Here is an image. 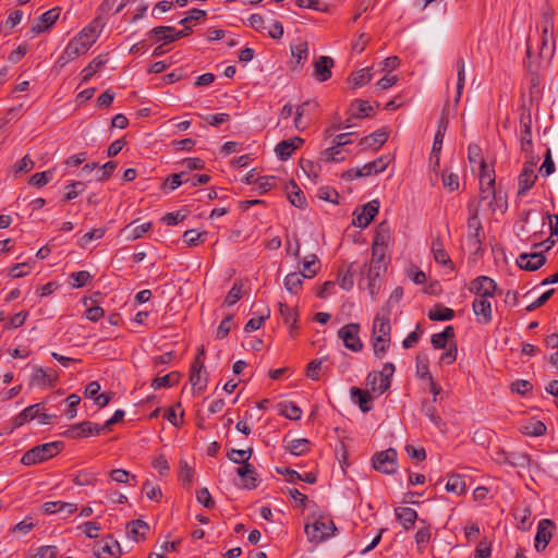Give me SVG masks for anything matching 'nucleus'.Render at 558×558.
<instances>
[{"label":"nucleus","instance_id":"f257e3e1","mask_svg":"<svg viewBox=\"0 0 558 558\" xmlns=\"http://www.w3.org/2000/svg\"><path fill=\"white\" fill-rule=\"evenodd\" d=\"M63 447L64 444L62 441H51L35 446L23 454L21 462L24 465L41 463L57 456Z\"/></svg>","mask_w":558,"mask_h":558},{"label":"nucleus","instance_id":"ea45409f","mask_svg":"<svg viewBox=\"0 0 558 558\" xmlns=\"http://www.w3.org/2000/svg\"><path fill=\"white\" fill-rule=\"evenodd\" d=\"M303 266V277L304 278H313L316 276L318 270L320 269V262L315 254H311L302 262Z\"/></svg>","mask_w":558,"mask_h":558},{"label":"nucleus","instance_id":"1a4fd4ad","mask_svg":"<svg viewBox=\"0 0 558 558\" xmlns=\"http://www.w3.org/2000/svg\"><path fill=\"white\" fill-rule=\"evenodd\" d=\"M556 529L554 521L549 519H542L537 524V532L535 535V549L543 551L549 544L553 533Z\"/></svg>","mask_w":558,"mask_h":558},{"label":"nucleus","instance_id":"69168bd1","mask_svg":"<svg viewBox=\"0 0 558 558\" xmlns=\"http://www.w3.org/2000/svg\"><path fill=\"white\" fill-rule=\"evenodd\" d=\"M442 185L445 189H447L450 192L457 191L459 189V177L456 173H448L447 170H445L441 174Z\"/></svg>","mask_w":558,"mask_h":558},{"label":"nucleus","instance_id":"2eb2a0df","mask_svg":"<svg viewBox=\"0 0 558 558\" xmlns=\"http://www.w3.org/2000/svg\"><path fill=\"white\" fill-rule=\"evenodd\" d=\"M388 137L389 133L385 129H379L361 138L357 145L361 150H378L387 142Z\"/></svg>","mask_w":558,"mask_h":558},{"label":"nucleus","instance_id":"49530a36","mask_svg":"<svg viewBox=\"0 0 558 558\" xmlns=\"http://www.w3.org/2000/svg\"><path fill=\"white\" fill-rule=\"evenodd\" d=\"M39 412V404H33L24 409L21 413H19L14 418V425L16 427L22 426L26 422L37 418Z\"/></svg>","mask_w":558,"mask_h":558},{"label":"nucleus","instance_id":"7c9ffc66","mask_svg":"<svg viewBox=\"0 0 558 558\" xmlns=\"http://www.w3.org/2000/svg\"><path fill=\"white\" fill-rule=\"evenodd\" d=\"M432 252H433L434 259L436 263L444 265V266L449 265L450 268L453 269V264H452L448 253L446 252L444 244L439 236H436L435 239H433Z\"/></svg>","mask_w":558,"mask_h":558},{"label":"nucleus","instance_id":"473e14b6","mask_svg":"<svg viewBox=\"0 0 558 558\" xmlns=\"http://www.w3.org/2000/svg\"><path fill=\"white\" fill-rule=\"evenodd\" d=\"M366 385L372 392L380 396L390 387V380H387L386 377L380 378L377 372H371L366 377Z\"/></svg>","mask_w":558,"mask_h":558},{"label":"nucleus","instance_id":"680f3d73","mask_svg":"<svg viewBox=\"0 0 558 558\" xmlns=\"http://www.w3.org/2000/svg\"><path fill=\"white\" fill-rule=\"evenodd\" d=\"M52 177H53L52 170L37 172L31 177L29 183L34 186L41 187V186L48 184L52 180Z\"/></svg>","mask_w":558,"mask_h":558},{"label":"nucleus","instance_id":"9b49d317","mask_svg":"<svg viewBox=\"0 0 558 558\" xmlns=\"http://www.w3.org/2000/svg\"><path fill=\"white\" fill-rule=\"evenodd\" d=\"M88 50L89 48L86 47V44H83V41L74 37L68 43L64 51L58 59V63L63 66L77 57L85 54Z\"/></svg>","mask_w":558,"mask_h":558},{"label":"nucleus","instance_id":"0e129e2a","mask_svg":"<svg viewBox=\"0 0 558 558\" xmlns=\"http://www.w3.org/2000/svg\"><path fill=\"white\" fill-rule=\"evenodd\" d=\"M242 298V284L239 282H234L230 291L228 292L226 299L223 300V305L232 306Z\"/></svg>","mask_w":558,"mask_h":558},{"label":"nucleus","instance_id":"f3484780","mask_svg":"<svg viewBox=\"0 0 558 558\" xmlns=\"http://www.w3.org/2000/svg\"><path fill=\"white\" fill-rule=\"evenodd\" d=\"M290 51L292 57L291 70L299 72L308 58V44L305 40H300L290 46Z\"/></svg>","mask_w":558,"mask_h":558},{"label":"nucleus","instance_id":"c9c22d12","mask_svg":"<svg viewBox=\"0 0 558 558\" xmlns=\"http://www.w3.org/2000/svg\"><path fill=\"white\" fill-rule=\"evenodd\" d=\"M189 182H190L189 172L187 171H181L179 173H172V174L168 175L166 178L165 182L162 183L161 189L162 190L174 191L175 189H178L182 184H187Z\"/></svg>","mask_w":558,"mask_h":558},{"label":"nucleus","instance_id":"c756f323","mask_svg":"<svg viewBox=\"0 0 558 558\" xmlns=\"http://www.w3.org/2000/svg\"><path fill=\"white\" fill-rule=\"evenodd\" d=\"M418 523L420 527L414 537L418 550H424L432 538L430 523L425 519H420Z\"/></svg>","mask_w":558,"mask_h":558},{"label":"nucleus","instance_id":"bb28decb","mask_svg":"<svg viewBox=\"0 0 558 558\" xmlns=\"http://www.w3.org/2000/svg\"><path fill=\"white\" fill-rule=\"evenodd\" d=\"M173 32V26H156L149 31L148 36L156 41H161L163 45H168L177 40Z\"/></svg>","mask_w":558,"mask_h":558},{"label":"nucleus","instance_id":"5701e85b","mask_svg":"<svg viewBox=\"0 0 558 558\" xmlns=\"http://www.w3.org/2000/svg\"><path fill=\"white\" fill-rule=\"evenodd\" d=\"M390 227L387 221H383L378 225L373 244H372V251H386L388 243L390 241Z\"/></svg>","mask_w":558,"mask_h":558},{"label":"nucleus","instance_id":"052dcab7","mask_svg":"<svg viewBox=\"0 0 558 558\" xmlns=\"http://www.w3.org/2000/svg\"><path fill=\"white\" fill-rule=\"evenodd\" d=\"M97 481V474L89 471H80L73 478L75 485L89 486L95 485Z\"/></svg>","mask_w":558,"mask_h":558},{"label":"nucleus","instance_id":"20e7f679","mask_svg":"<svg viewBox=\"0 0 558 558\" xmlns=\"http://www.w3.org/2000/svg\"><path fill=\"white\" fill-rule=\"evenodd\" d=\"M360 325L350 323L338 330V337L342 339L347 349L353 352H360L363 349V342L359 336Z\"/></svg>","mask_w":558,"mask_h":558},{"label":"nucleus","instance_id":"412c9836","mask_svg":"<svg viewBox=\"0 0 558 558\" xmlns=\"http://www.w3.org/2000/svg\"><path fill=\"white\" fill-rule=\"evenodd\" d=\"M335 65V61L331 57L320 56L314 62V73L313 76L318 82H325L331 77V69Z\"/></svg>","mask_w":558,"mask_h":558},{"label":"nucleus","instance_id":"c03bdc74","mask_svg":"<svg viewBox=\"0 0 558 558\" xmlns=\"http://www.w3.org/2000/svg\"><path fill=\"white\" fill-rule=\"evenodd\" d=\"M279 407V414L289 418V420H300L302 415V410L290 401L280 402L278 404Z\"/></svg>","mask_w":558,"mask_h":558},{"label":"nucleus","instance_id":"8fccbe9b","mask_svg":"<svg viewBox=\"0 0 558 558\" xmlns=\"http://www.w3.org/2000/svg\"><path fill=\"white\" fill-rule=\"evenodd\" d=\"M303 274L299 272H291L286 276L284 278V287L286 289L292 293L296 294L303 284Z\"/></svg>","mask_w":558,"mask_h":558},{"label":"nucleus","instance_id":"774afa93","mask_svg":"<svg viewBox=\"0 0 558 558\" xmlns=\"http://www.w3.org/2000/svg\"><path fill=\"white\" fill-rule=\"evenodd\" d=\"M59 554V550L57 546L53 545H47V546H40L36 554L31 556V558H56Z\"/></svg>","mask_w":558,"mask_h":558},{"label":"nucleus","instance_id":"ddd939ff","mask_svg":"<svg viewBox=\"0 0 558 558\" xmlns=\"http://www.w3.org/2000/svg\"><path fill=\"white\" fill-rule=\"evenodd\" d=\"M389 258L386 256V251H372V258L368 265L367 278L377 279L386 271Z\"/></svg>","mask_w":558,"mask_h":558},{"label":"nucleus","instance_id":"dca6fc26","mask_svg":"<svg viewBox=\"0 0 558 558\" xmlns=\"http://www.w3.org/2000/svg\"><path fill=\"white\" fill-rule=\"evenodd\" d=\"M472 308L478 324L488 325L492 322L493 311L489 299L475 298L472 303Z\"/></svg>","mask_w":558,"mask_h":558},{"label":"nucleus","instance_id":"864d4df0","mask_svg":"<svg viewBox=\"0 0 558 558\" xmlns=\"http://www.w3.org/2000/svg\"><path fill=\"white\" fill-rule=\"evenodd\" d=\"M78 40L86 44V47L90 48L98 38V34L96 33V27L93 25H88L83 28L76 36Z\"/></svg>","mask_w":558,"mask_h":558},{"label":"nucleus","instance_id":"423d86ee","mask_svg":"<svg viewBox=\"0 0 558 558\" xmlns=\"http://www.w3.org/2000/svg\"><path fill=\"white\" fill-rule=\"evenodd\" d=\"M480 201H490L496 193L494 170H488L484 161L481 162Z\"/></svg>","mask_w":558,"mask_h":558},{"label":"nucleus","instance_id":"9d476101","mask_svg":"<svg viewBox=\"0 0 558 558\" xmlns=\"http://www.w3.org/2000/svg\"><path fill=\"white\" fill-rule=\"evenodd\" d=\"M468 241L470 245L477 246V251L483 241V226L478 218L477 210L474 209L470 213L468 219Z\"/></svg>","mask_w":558,"mask_h":558},{"label":"nucleus","instance_id":"6e6d98bb","mask_svg":"<svg viewBox=\"0 0 558 558\" xmlns=\"http://www.w3.org/2000/svg\"><path fill=\"white\" fill-rule=\"evenodd\" d=\"M539 26L541 31H554V11L553 8L548 4H546L542 10Z\"/></svg>","mask_w":558,"mask_h":558},{"label":"nucleus","instance_id":"2f4dec72","mask_svg":"<svg viewBox=\"0 0 558 558\" xmlns=\"http://www.w3.org/2000/svg\"><path fill=\"white\" fill-rule=\"evenodd\" d=\"M77 510V505L73 502L64 501H47L43 505V511L46 514H53L57 512L64 511L68 514H72Z\"/></svg>","mask_w":558,"mask_h":558},{"label":"nucleus","instance_id":"f704fd0d","mask_svg":"<svg viewBox=\"0 0 558 558\" xmlns=\"http://www.w3.org/2000/svg\"><path fill=\"white\" fill-rule=\"evenodd\" d=\"M456 337L454 328L447 326L441 332L434 333L430 338V343L434 349H445L447 343Z\"/></svg>","mask_w":558,"mask_h":558},{"label":"nucleus","instance_id":"e433bc0d","mask_svg":"<svg viewBox=\"0 0 558 558\" xmlns=\"http://www.w3.org/2000/svg\"><path fill=\"white\" fill-rule=\"evenodd\" d=\"M106 62L107 60L102 56H98L93 59L81 72L82 82H89L92 77L106 64Z\"/></svg>","mask_w":558,"mask_h":558},{"label":"nucleus","instance_id":"603ef678","mask_svg":"<svg viewBox=\"0 0 558 558\" xmlns=\"http://www.w3.org/2000/svg\"><path fill=\"white\" fill-rule=\"evenodd\" d=\"M556 48L555 39L541 38V47L538 57L543 60L550 61L554 57Z\"/></svg>","mask_w":558,"mask_h":558},{"label":"nucleus","instance_id":"a19ab883","mask_svg":"<svg viewBox=\"0 0 558 558\" xmlns=\"http://www.w3.org/2000/svg\"><path fill=\"white\" fill-rule=\"evenodd\" d=\"M446 490L449 493H453L458 496L463 495L466 490L465 481L459 474H451L448 477Z\"/></svg>","mask_w":558,"mask_h":558},{"label":"nucleus","instance_id":"58836bf2","mask_svg":"<svg viewBox=\"0 0 558 558\" xmlns=\"http://www.w3.org/2000/svg\"><path fill=\"white\" fill-rule=\"evenodd\" d=\"M454 317V311L442 304H436L429 312L428 318L434 322L451 320Z\"/></svg>","mask_w":558,"mask_h":558},{"label":"nucleus","instance_id":"a18cd8bd","mask_svg":"<svg viewBox=\"0 0 558 558\" xmlns=\"http://www.w3.org/2000/svg\"><path fill=\"white\" fill-rule=\"evenodd\" d=\"M388 166L386 158L379 157L371 162L365 163L361 170L364 177L384 172Z\"/></svg>","mask_w":558,"mask_h":558},{"label":"nucleus","instance_id":"6e6552de","mask_svg":"<svg viewBox=\"0 0 558 558\" xmlns=\"http://www.w3.org/2000/svg\"><path fill=\"white\" fill-rule=\"evenodd\" d=\"M61 9L59 7L52 8L43 13L38 19L35 20L29 32L33 36L39 35L40 33L49 29L58 21Z\"/></svg>","mask_w":558,"mask_h":558},{"label":"nucleus","instance_id":"de8ad7c7","mask_svg":"<svg viewBox=\"0 0 558 558\" xmlns=\"http://www.w3.org/2000/svg\"><path fill=\"white\" fill-rule=\"evenodd\" d=\"M351 110H352V117L353 118H367V117H372L373 114V107L369 105L368 101L366 100H355L352 105H351Z\"/></svg>","mask_w":558,"mask_h":558},{"label":"nucleus","instance_id":"393cba45","mask_svg":"<svg viewBox=\"0 0 558 558\" xmlns=\"http://www.w3.org/2000/svg\"><path fill=\"white\" fill-rule=\"evenodd\" d=\"M287 197L289 202L298 207V208H305L307 206V202L305 198V195L303 191L300 189V186L296 184L295 181L291 180L287 186H286Z\"/></svg>","mask_w":558,"mask_h":558},{"label":"nucleus","instance_id":"7ed1b4c3","mask_svg":"<svg viewBox=\"0 0 558 558\" xmlns=\"http://www.w3.org/2000/svg\"><path fill=\"white\" fill-rule=\"evenodd\" d=\"M397 451L393 448L376 452L372 459L373 468L384 474H395L398 470Z\"/></svg>","mask_w":558,"mask_h":558},{"label":"nucleus","instance_id":"f03ea898","mask_svg":"<svg viewBox=\"0 0 558 558\" xmlns=\"http://www.w3.org/2000/svg\"><path fill=\"white\" fill-rule=\"evenodd\" d=\"M337 527L333 521L327 517L319 515L312 524L305 525V533L310 542L322 543L332 536Z\"/></svg>","mask_w":558,"mask_h":558},{"label":"nucleus","instance_id":"aec40b11","mask_svg":"<svg viewBox=\"0 0 558 558\" xmlns=\"http://www.w3.org/2000/svg\"><path fill=\"white\" fill-rule=\"evenodd\" d=\"M303 143L304 140L300 136L283 140L277 144L275 153L280 160H288L292 156L293 151L300 148Z\"/></svg>","mask_w":558,"mask_h":558},{"label":"nucleus","instance_id":"09e8293b","mask_svg":"<svg viewBox=\"0 0 558 558\" xmlns=\"http://www.w3.org/2000/svg\"><path fill=\"white\" fill-rule=\"evenodd\" d=\"M180 374L178 372H171L165 376L157 377L153 380L151 387L154 389L172 387L179 383Z\"/></svg>","mask_w":558,"mask_h":558},{"label":"nucleus","instance_id":"79ce46f5","mask_svg":"<svg viewBox=\"0 0 558 558\" xmlns=\"http://www.w3.org/2000/svg\"><path fill=\"white\" fill-rule=\"evenodd\" d=\"M506 463L514 468H529L532 460L525 452H509L506 457Z\"/></svg>","mask_w":558,"mask_h":558},{"label":"nucleus","instance_id":"c85d7f7f","mask_svg":"<svg viewBox=\"0 0 558 558\" xmlns=\"http://www.w3.org/2000/svg\"><path fill=\"white\" fill-rule=\"evenodd\" d=\"M148 530L149 525L141 519L133 520L126 524V534L135 542L145 539V534Z\"/></svg>","mask_w":558,"mask_h":558},{"label":"nucleus","instance_id":"4468645a","mask_svg":"<svg viewBox=\"0 0 558 558\" xmlns=\"http://www.w3.org/2000/svg\"><path fill=\"white\" fill-rule=\"evenodd\" d=\"M122 554L121 546L118 541L108 537L102 543L95 545L94 555L97 558H119Z\"/></svg>","mask_w":558,"mask_h":558},{"label":"nucleus","instance_id":"b1692460","mask_svg":"<svg viewBox=\"0 0 558 558\" xmlns=\"http://www.w3.org/2000/svg\"><path fill=\"white\" fill-rule=\"evenodd\" d=\"M397 521L403 526L405 531L411 530L416 520H420L417 512L410 507H398L395 509Z\"/></svg>","mask_w":558,"mask_h":558},{"label":"nucleus","instance_id":"cd10ccee","mask_svg":"<svg viewBox=\"0 0 558 558\" xmlns=\"http://www.w3.org/2000/svg\"><path fill=\"white\" fill-rule=\"evenodd\" d=\"M537 175L534 173L532 165L524 166L521 174L519 175V190L518 195H524L535 183Z\"/></svg>","mask_w":558,"mask_h":558},{"label":"nucleus","instance_id":"6ab92c4d","mask_svg":"<svg viewBox=\"0 0 558 558\" xmlns=\"http://www.w3.org/2000/svg\"><path fill=\"white\" fill-rule=\"evenodd\" d=\"M236 474L242 480V486L245 489H255L259 484L258 474L253 464L245 462L236 469Z\"/></svg>","mask_w":558,"mask_h":558},{"label":"nucleus","instance_id":"3c124183","mask_svg":"<svg viewBox=\"0 0 558 558\" xmlns=\"http://www.w3.org/2000/svg\"><path fill=\"white\" fill-rule=\"evenodd\" d=\"M80 427L82 437L98 436L101 433H106L104 425H98L90 421L80 423Z\"/></svg>","mask_w":558,"mask_h":558},{"label":"nucleus","instance_id":"4c0bfd02","mask_svg":"<svg viewBox=\"0 0 558 558\" xmlns=\"http://www.w3.org/2000/svg\"><path fill=\"white\" fill-rule=\"evenodd\" d=\"M312 444L306 438H299L289 441L284 448L293 456H303L311 450Z\"/></svg>","mask_w":558,"mask_h":558},{"label":"nucleus","instance_id":"39448f33","mask_svg":"<svg viewBox=\"0 0 558 558\" xmlns=\"http://www.w3.org/2000/svg\"><path fill=\"white\" fill-rule=\"evenodd\" d=\"M379 202L374 199L365 205L357 207L353 213V225L359 228H366L378 214Z\"/></svg>","mask_w":558,"mask_h":558},{"label":"nucleus","instance_id":"37998d69","mask_svg":"<svg viewBox=\"0 0 558 558\" xmlns=\"http://www.w3.org/2000/svg\"><path fill=\"white\" fill-rule=\"evenodd\" d=\"M354 264H350L345 270L339 268L338 270V282L343 290H351L354 284L353 276L355 270L353 269Z\"/></svg>","mask_w":558,"mask_h":558},{"label":"nucleus","instance_id":"13d9d810","mask_svg":"<svg viewBox=\"0 0 558 558\" xmlns=\"http://www.w3.org/2000/svg\"><path fill=\"white\" fill-rule=\"evenodd\" d=\"M354 86L362 87L366 85L373 77L372 69L364 68L351 74Z\"/></svg>","mask_w":558,"mask_h":558},{"label":"nucleus","instance_id":"4be33fe9","mask_svg":"<svg viewBox=\"0 0 558 558\" xmlns=\"http://www.w3.org/2000/svg\"><path fill=\"white\" fill-rule=\"evenodd\" d=\"M350 397L353 403L357 404L360 410L363 413H366L372 410L373 397L368 390H363L357 387H352L350 389Z\"/></svg>","mask_w":558,"mask_h":558},{"label":"nucleus","instance_id":"72a5a7b5","mask_svg":"<svg viewBox=\"0 0 558 558\" xmlns=\"http://www.w3.org/2000/svg\"><path fill=\"white\" fill-rule=\"evenodd\" d=\"M521 123V148L523 151H527L532 146V132H531V114H522L520 119Z\"/></svg>","mask_w":558,"mask_h":558},{"label":"nucleus","instance_id":"e2e57ef3","mask_svg":"<svg viewBox=\"0 0 558 558\" xmlns=\"http://www.w3.org/2000/svg\"><path fill=\"white\" fill-rule=\"evenodd\" d=\"M207 232H197L196 230H187L183 233V242L189 246L197 245L198 242H204Z\"/></svg>","mask_w":558,"mask_h":558},{"label":"nucleus","instance_id":"0eeeda50","mask_svg":"<svg viewBox=\"0 0 558 558\" xmlns=\"http://www.w3.org/2000/svg\"><path fill=\"white\" fill-rule=\"evenodd\" d=\"M470 291L476 298H493L497 292V283L487 276H480L471 281Z\"/></svg>","mask_w":558,"mask_h":558},{"label":"nucleus","instance_id":"5fc2aeb1","mask_svg":"<svg viewBox=\"0 0 558 558\" xmlns=\"http://www.w3.org/2000/svg\"><path fill=\"white\" fill-rule=\"evenodd\" d=\"M35 168V161L29 157V155H25L21 160H19L12 167V172L14 177H19L21 173L29 172Z\"/></svg>","mask_w":558,"mask_h":558},{"label":"nucleus","instance_id":"f8f14e48","mask_svg":"<svg viewBox=\"0 0 558 558\" xmlns=\"http://www.w3.org/2000/svg\"><path fill=\"white\" fill-rule=\"evenodd\" d=\"M390 312H378L374 318L372 338H381L390 341L391 325L389 319Z\"/></svg>","mask_w":558,"mask_h":558},{"label":"nucleus","instance_id":"a211bd4d","mask_svg":"<svg viewBox=\"0 0 558 558\" xmlns=\"http://www.w3.org/2000/svg\"><path fill=\"white\" fill-rule=\"evenodd\" d=\"M546 257L543 253H522L517 259V265L527 271H535L544 266Z\"/></svg>","mask_w":558,"mask_h":558},{"label":"nucleus","instance_id":"4d7b16f0","mask_svg":"<svg viewBox=\"0 0 558 558\" xmlns=\"http://www.w3.org/2000/svg\"><path fill=\"white\" fill-rule=\"evenodd\" d=\"M319 159L325 162H339L344 160V156L341 154L340 148L333 144L331 147L326 148L320 153Z\"/></svg>","mask_w":558,"mask_h":558},{"label":"nucleus","instance_id":"a878e982","mask_svg":"<svg viewBox=\"0 0 558 558\" xmlns=\"http://www.w3.org/2000/svg\"><path fill=\"white\" fill-rule=\"evenodd\" d=\"M279 312L283 319V323L290 325V336L295 337L299 330V313L295 310L289 307L284 303H279Z\"/></svg>","mask_w":558,"mask_h":558},{"label":"nucleus","instance_id":"338daca9","mask_svg":"<svg viewBox=\"0 0 558 558\" xmlns=\"http://www.w3.org/2000/svg\"><path fill=\"white\" fill-rule=\"evenodd\" d=\"M143 492L146 497L153 501H159L162 497V493L159 486L153 485L148 480L143 484Z\"/></svg>","mask_w":558,"mask_h":558},{"label":"nucleus","instance_id":"bf43d9fd","mask_svg":"<svg viewBox=\"0 0 558 558\" xmlns=\"http://www.w3.org/2000/svg\"><path fill=\"white\" fill-rule=\"evenodd\" d=\"M270 316V308L269 307H265L264 312L262 313L260 316L258 317H254V318H251L244 326V331L245 332H252V331H255L257 329H259L262 327V325L264 324V322L269 318Z\"/></svg>","mask_w":558,"mask_h":558}]
</instances>
